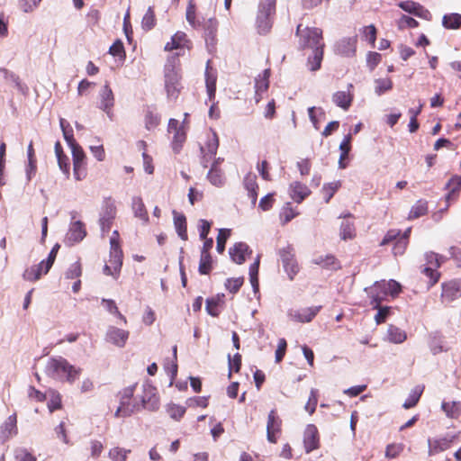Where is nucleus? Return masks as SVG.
I'll return each instance as SVG.
<instances>
[{
  "label": "nucleus",
  "mask_w": 461,
  "mask_h": 461,
  "mask_svg": "<svg viewBox=\"0 0 461 461\" xmlns=\"http://www.w3.org/2000/svg\"><path fill=\"white\" fill-rule=\"evenodd\" d=\"M298 46L302 50H311L312 54L307 58V65L311 71H317L321 67L324 56L325 42L323 32L318 27H303L298 24L295 32Z\"/></svg>",
  "instance_id": "1"
},
{
  "label": "nucleus",
  "mask_w": 461,
  "mask_h": 461,
  "mask_svg": "<svg viewBox=\"0 0 461 461\" xmlns=\"http://www.w3.org/2000/svg\"><path fill=\"white\" fill-rule=\"evenodd\" d=\"M178 54L167 58L164 67L165 87L169 98L176 99L180 93V79Z\"/></svg>",
  "instance_id": "2"
},
{
  "label": "nucleus",
  "mask_w": 461,
  "mask_h": 461,
  "mask_svg": "<svg viewBox=\"0 0 461 461\" xmlns=\"http://www.w3.org/2000/svg\"><path fill=\"white\" fill-rule=\"evenodd\" d=\"M47 371L53 377L65 380L70 384L78 379L81 368L71 365L66 358L61 357L50 358L47 364Z\"/></svg>",
  "instance_id": "3"
},
{
  "label": "nucleus",
  "mask_w": 461,
  "mask_h": 461,
  "mask_svg": "<svg viewBox=\"0 0 461 461\" xmlns=\"http://www.w3.org/2000/svg\"><path fill=\"white\" fill-rule=\"evenodd\" d=\"M135 384L124 388L118 393L120 404L114 413L116 418H126L130 417L136 411L139 410V405L132 403L131 400L135 391Z\"/></svg>",
  "instance_id": "4"
},
{
  "label": "nucleus",
  "mask_w": 461,
  "mask_h": 461,
  "mask_svg": "<svg viewBox=\"0 0 461 461\" xmlns=\"http://www.w3.org/2000/svg\"><path fill=\"white\" fill-rule=\"evenodd\" d=\"M117 209L114 201L111 198H104L99 213V224L103 233H108L116 217Z\"/></svg>",
  "instance_id": "5"
},
{
  "label": "nucleus",
  "mask_w": 461,
  "mask_h": 461,
  "mask_svg": "<svg viewBox=\"0 0 461 461\" xmlns=\"http://www.w3.org/2000/svg\"><path fill=\"white\" fill-rule=\"evenodd\" d=\"M168 133H173L171 147L175 153H179L186 140L187 133L185 122L182 124L176 119L171 118L167 125Z\"/></svg>",
  "instance_id": "6"
},
{
  "label": "nucleus",
  "mask_w": 461,
  "mask_h": 461,
  "mask_svg": "<svg viewBox=\"0 0 461 461\" xmlns=\"http://www.w3.org/2000/svg\"><path fill=\"white\" fill-rule=\"evenodd\" d=\"M461 297V278L445 281L441 284L440 300L442 303L450 304Z\"/></svg>",
  "instance_id": "7"
},
{
  "label": "nucleus",
  "mask_w": 461,
  "mask_h": 461,
  "mask_svg": "<svg viewBox=\"0 0 461 461\" xmlns=\"http://www.w3.org/2000/svg\"><path fill=\"white\" fill-rule=\"evenodd\" d=\"M276 0H262L260 2L258 23L261 32H267L270 28L269 19L276 13Z\"/></svg>",
  "instance_id": "8"
},
{
  "label": "nucleus",
  "mask_w": 461,
  "mask_h": 461,
  "mask_svg": "<svg viewBox=\"0 0 461 461\" xmlns=\"http://www.w3.org/2000/svg\"><path fill=\"white\" fill-rule=\"evenodd\" d=\"M72 151L74 177L80 181L86 176V156L82 147H75Z\"/></svg>",
  "instance_id": "9"
},
{
  "label": "nucleus",
  "mask_w": 461,
  "mask_h": 461,
  "mask_svg": "<svg viewBox=\"0 0 461 461\" xmlns=\"http://www.w3.org/2000/svg\"><path fill=\"white\" fill-rule=\"evenodd\" d=\"M192 49L193 41L189 39L187 34L182 31H177L175 34H173L170 41H167L164 46V50L167 52L177 50H191Z\"/></svg>",
  "instance_id": "10"
},
{
  "label": "nucleus",
  "mask_w": 461,
  "mask_h": 461,
  "mask_svg": "<svg viewBox=\"0 0 461 461\" xmlns=\"http://www.w3.org/2000/svg\"><path fill=\"white\" fill-rule=\"evenodd\" d=\"M456 435H447L441 438H429L428 439V453L429 456L438 455L451 447L452 444L456 441Z\"/></svg>",
  "instance_id": "11"
},
{
  "label": "nucleus",
  "mask_w": 461,
  "mask_h": 461,
  "mask_svg": "<svg viewBox=\"0 0 461 461\" xmlns=\"http://www.w3.org/2000/svg\"><path fill=\"white\" fill-rule=\"evenodd\" d=\"M282 432V420L278 417L276 410L268 413L267 424V438L270 443H276Z\"/></svg>",
  "instance_id": "12"
},
{
  "label": "nucleus",
  "mask_w": 461,
  "mask_h": 461,
  "mask_svg": "<svg viewBox=\"0 0 461 461\" xmlns=\"http://www.w3.org/2000/svg\"><path fill=\"white\" fill-rule=\"evenodd\" d=\"M370 304L373 308L379 307V305L386 300L389 295L385 288V281L375 282L371 287L366 289Z\"/></svg>",
  "instance_id": "13"
},
{
  "label": "nucleus",
  "mask_w": 461,
  "mask_h": 461,
  "mask_svg": "<svg viewBox=\"0 0 461 461\" xmlns=\"http://www.w3.org/2000/svg\"><path fill=\"white\" fill-rule=\"evenodd\" d=\"M114 106V95L109 83L106 82L99 94V108L104 111L110 119H113V108Z\"/></svg>",
  "instance_id": "14"
},
{
  "label": "nucleus",
  "mask_w": 461,
  "mask_h": 461,
  "mask_svg": "<svg viewBox=\"0 0 461 461\" xmlns=\"http://www.w3.org/2000/svg\"><path fill=\"white\" fill-rule=\"evenodd\" d=\"M141 406L149 411H156L158 409L159 396L158 395L156 387L150 384L143 385Z\"/></svg>",
  "instance_id": "15"
},
{
  "label": "nucleus",
  "mask_w": 461,
  "mask_h": 461,
  "mask_svg": "<svg viewBox=\"0 0 461 461\" xmlns=\"http://www.w3.org/2000/svg\"><path fill=\"white\" fill-rule=\"evenodd\" d=\"M398 6L404 12L413 14L426 21H430L432 19V14H430V12L417 2L411 0L402 1L398 4Z\"/></svg>",
  "instance_id": "16"
},
{
  "label": "nucleus",
  "mask_w": 461,
  "mask_h": 461,
  "mask_svg": "<svg viewBox=\"0 0 461 461\" xmlns=\"http://www.w3.org/2000/svg\"><path fill=\"white\" fill-rule=\"evenodd\" d=\"M357 36L345 37L335 45V52L344 57H353L357 52Z\"/></svg>",
  "instance_id": "17"
},
{
  "label": "nucleus",
  "mask_w": 461,
  "mask_h": 461,
  "mask_svg": "<svg viewBox=\"0 0 461 461\" xmlns=\"http://www.w3.org/2000/svg\"><path fill=\"white\" fill-rule=\"evenodd\" d=\"M303 446L306 453L320 447V435L314 424H308L303 436Z\"/></svg>",
  "instance_id": "18"
},
{
  "label": "nucleus",
  "mask_w": 461,
  "mask_h": 461,
  "mask_svg": "<svg viewBox=\"0 0 461 461\" xmlns=\"http://www.w3.org/2000/svg\"><path fill=\"white\" fill-rule=\"evenodd\" d=\"M218 21L216 18H210L204 24V39L210 51L215 50L217 44Z\"/></svg>",
  "instance_id": "19"
},
{
  "label": "nucleus",
  "mask_w": 461,
  "mask_h": 461,
  "mask_svg": "<svg viewBox=\"0 0 461 461\" xmlns=\"http://www.w3.org/2000/svg\"><path fill=\"white\" fill-rule=\"evenodd\" d=\"M445 188L447 191L445 199L447 207H448L451 203L456 202L459 197L461 192V176L456 175L451 176Z\"/></svg>",
  "instance_id": "20"
},
{
  "label": "nucleus",
  "mask_w": 461,
  "mask_h": 461,
  "mask_svg": "<svg viewBox=\"0 0 461 461\" xmlns=\"http://www.w3.org/2000/svg\"><path fill=\"white\" fill-rule=\"evenodd\" d=\"M252 251L249 247L244 242H237L229 249L230 258L236 264H243L246 261L247 256L250 255Z\"/></svg>",
  "instance_id": "21"
},
{
  "label": "nucleus",
  "mask_w": 461,
  "mask_h": 461,
  "mask_svg": "<svg viewBox=\"0 0 461 461\" xmlns=\"http://www.w3.org/2000/svg\"><path fill=\"white\" fill-rule=\"evenodd\" d=\"M129 331L116 327H110L106 333V340L113 345L123 348L129 339Z\"/></svg>",
  "instance_id": "22"
},
{
  "label": "nucleus",
  "mask_w": 461,
  "mask_h": 461,
  "mask_svg": "<svg viewBox=\"0 0 461 461\" xmlns=\"http://www.w3.org/2000/svg\"><path fill=\"white\" fill-rule=\"evenodd\" d=\"M223 158H218L213 160L211 169L207 174V178L215 186H221L224 183V175L220 167V165L222 163Z\"/></svg>",
  "instance_id": "23"
},
{
  "label": "nucleus",
  "mask_w": 461,
  "mask_h": 461,
  "mask_svg": "<svg viewBox=\"0 0 461 461\" xmlns=\"http://www.w3.org/2000/svg\"><path fill=\"white\" fill-rule=\"evenodd\" d=\"M291 198L297 203H301L311 194L310 188L298 181L293 182L289 187Z\"/></svg>",
  "instance_id": "24"
},
{
  "label": "nucleus",
  "mask_w": 461,
  "mask_h": 461,
  "mask_svg": "<svg viewBox=\"0 0 461 461\" xmlns=\"http://www.w3.org/2000/svg\"><path fill=\"white\" fill-rule=\"evenodd\" d=\"M313 263L331 271L341 269L340 261L332 254L320 255L313 259Z\"/></svg>",
  "instance_id": "25"
},
{
  "label": "nucleus",
  "mask_w": 461,
  "mask_h": 461,
  "mask_svg": "<svg viewBox=\"0 0 461 461\" xmlns=\"http://www.w3.org/2000/svg\"><path fill=\"white\" fill-rule=\"evenodd\" d=\"M243 185L248 191V195L251 199L253 205L256 204L258 200V185L257 183V176L253 173H248L243 180Z\"/></svg>",
  "instance_id": "26"
},
{
  "label": "nucleus",
  "mask_w": 461,
  "mask_h": 461,
  "mask_svg": "<svg viewBox=\"0 0 461 461\" xmlns=\"http://www.w3.org/2000/svg\"><path fill=\"white\" fill-rule=\"evenodd\" d=\"M321 306L309 307L290 312L293 320L299 322H310L319 312Z\"/></svg>",
  "instance_id": "27"
},
{
  "label": "nucleus",
  "mask_w": 461,
  "mask_h": 461,
  "mask_svg": "<svg viewBox=\"0 0 461 461\" xmlns=\"http://www.w3.org/2000/svg\"><path fill=\"white\" fill-rule=\"evenodd\" d=\"M441 410L445 412L447 417L454 420H457L461 417V402L459 401H451L446 402L443 401L441 403Z\"/></svg>",
  "instance_id": "28"
},
{
  "label": "nucleus",
  "mask_w": 461,
  "mask_h": 461,
  "mask_svg": "<svg viewBox=\"0 0 461 461\" xmlns=\"http://www.w3.org/2000/svg\"><path fill=\"white\" fill-rule=\"evenodd\" d=\"M219 148V137L216 132H212V135L208 136L204 146L200 148L201 152L206 151V155H209V159H212Z\"/></svg>",
  "instance_id": "29"
},
{
  "label": "nucleus",
  "mask_w": 461,
  "mask_h": 461,
  "mask_svg": "<svg viewBox=\"0 0 461 461\" xmlns=\"http://www.w3.org/2000/svg\"><path fill=\"white\" fill-rule=\"evenodd\" d=\"M411 229L408 228L403 233L400 230V240L397 243H394V246L392 249L393 254L397 256H402L404 254L408 244H409V239L411 235Z\"/></svg>",
  "instance_id": "30"
},
{
  "label": "nucleus",
  "mask_w": 461,
  "mask_h": 461,
  "mask_svg": "<svg viewBox=\"0 0 461 461\" xmlns=\"http://www.w3.org/2000/svg\"><path fill=\"white\" fill-rule=\"evenodd\" d=\"M44 273V263L41 261L38 265H33L31 267L25 269L23 274L24 280L29 282H35L39 280Z\"/></svg>",
  "instance_id": "31"
},
{
  "label": "nucleus",
  "mask_w": 461,
  "mask_h": 461,
  "mask_svg": "<svg viewBox=\"0 0 461 461\" xmlns=\"http://www.w3.org/2000/svg\"><path fill=\"white\" fill-rule=\"evenodd\" d=\"M299 215V212L292 206L291 203H286L280 210L279 220L281 225L285 226L294 218Z\"/></svg>",
  "instance_id": "32"
},
{
  "label": "nucleus",
  "mask_w": 461,
  "mask_h": 461,
  "mask_svg": "<svg viewBox=\"0 0 461 461\" xmlns=\"http://www.w3.org/2000/svg\"><path fill=\"white\" fill-rule=\"evenodd\" d=\"M68 235L71 240L75 242L81 241L86 235L85 224L80 221L73 222L69 229Z\"/></svg>",
  "instance_id": "33"
},
{
  "label": "nucleus",
  "mask_w": 461,
  "mask_h": 461,
  "mask_svg": "<svg viewBox=\"0 0 461 461\" xmlns=\"http://www.w3.org/2000/svg\"><path fill=\"white\" fill-rule=\"evenodd\" d=\"M174 224L176 230L183 240H187L188 234H187V223H186V218L182 213H176L174 217Z\"/></svg>",
  "instance_id": "34"
},
{
  "label": "nucleus",
  "mask_w": 461,
  "mask_h": 461,
  "mask_svg": "<svg viewBox=\"0 0 461 461\" xmlns=\"http://www.w3.org/2000/svg\"><path fill=\"white\" fill-rule=\"evenodd\" d=\"M387 339L390 342L399 344L406 340V332L394 325H389L387 330Z\"/></svg>",
  "instance_id": "35"
},
{
  "label": "nucleus",
  "mask_w": 461,
  "mask_h": 461,
  "mask_svg": "<svg viewBox=\"0 0 461 461\" xmlns=\"http://www.w3.org/2000/svg\"><path fill=\"white\" fill-rule=\"evenodd\" d=\"M269 77L270 70L265 69L262 75H258L256 78L255 88L258 96H260L262 93H265L269 87Z\"/></svg>",
  "instance_id": "36"
},
{
  "label": "nucleus",
  "mask_w": 461,
  "mask_h": 461,
  "mask_svg": "<svg viewBox=\"0 0 461 461\" xmlns=\"http://www.w3.org/2000/svg\"><path fill=\"white\" fill-rule=\"evenodd\" d=\"M144 123L148 131L156 129L160 123L159 114L155 110L149 107L145 112Z\"/></svg>",
  "instance_id": "37"
},
{
  "label": "nucleus",
  "mask_w": 461,
  "mask_h": 461,
  "mask_svg": "<svg viewBox=\"0 0 461 461\" xmlns=\"http://www.w3.org/2000/svg\"><path fill=\"white\" fill-rule=\"evenodd\" d=\"M352 95L346 91H338L333 96V102L340 108L348 110L352 103Z\"/></svg>",
  "instance_id": "38"
},
{
  "label": "nucleus",
  "mask_w": 461,
  "mask_h": 461,
  "mask_svg": "<svg viewBox=\"0 0 461 461\" xmlns=\"http://www.w3.org/2000/svg\"><path fill=\"white\" fill-rule=\"evenodd\" d=\"M428 213V203L423 200H419L417 203L411 207L408 219L414 220L418 219L423 215Z\"/></svg>",
  "instance_id": "39"
},
{
  "label": "nucleus",
  "mask_w": 461,
  "mask_h": 461,
  "mask_svg": "<svg viewBox=\"0 0 461 461\" xmlns=\"http://www.w3.org/2000/svg\"><path fill=\"white\" fill-rule=\"evenodd\" d=\"M442 24L446 29H459L461 27V14L456 13L445 14L442 19Z\"/></svg>",
  "instance_id": "40"
},
{
  "label": "nucleus",
  "mask_w": 461,
  "mask_h": 461,
  "mask_svg": "<svg viewBox=\"0 0 461 461\" xmlns=\"http://www.w3.org/2000/svg\"><path fill=\"white\" fill-rule=\"evenodd\" d=\"M420 272L429 278V287L434 286L440 279L441 274L438 268L432 267L421 266Z\"/></svg>",
  "instance_id": "41"
},
{
  "label": "nucleus",
  "mask_w": 461,
  "mask_h": 461,
  "mask_svg": "<svg viewBox=\"0 0 461 461\" xmlns=\"http://www.w3.org/2000/svg\"><path fill=\"white\" fill-rule=\"evenodd\" d=\"M341 187L340 181H334L331 183H328L323 185L321 188V194L323 195L325 203H329L336 192Z\"/></svg>",
  "instance_id": "42"
},
{
  "label": "nucleus",
  "mask_w": 461,
  "mask_h": 461,
  "mask_svg": "<svg viewBox=\"0 0 461 461\" xmlns=\"http://www.w3.org/2000/svg\"><path fill=\"white\" fill-rule=\"evenodd\" d=\"M156 23L157 20L154 8L149 6L141 20L142 29L145 31H150L155 27Z\"/></svg>",
  "instance_id": "43"
},
{
  "label": "nucleus",
  "mask_w": 461,
  "mask_h": 461,
  "mask_svg": "<svg viewBox=\"0 0 461 461\" xmlns=\"http://www.w3.org/2000/svg\"><path fill=\"white\" fill-rule=\"evenodd\" d=\"M423 393V387H415L411 393L409 394L408 398L405 400L404 403L402 404V407L404 409H411L415 407Z\"/></svg>",
  "instance_id": "44"
},
{
  "label": "nucleus",
  "mask_w": 461,
  "mask_h": 461,
  "mask_svg": "<svg viewBox=\"0 0 461 461\" xmlns=\"http://www.w3.org/2000/svg\"><path fill=\"white\" fill-rule=\"evenodd\" d=\"M340 238L343 240H351L356 236V229L353 222L348 221H342L340 225Z\"/></svg>",
  "instance_id": "45"
},
{
  "label": "nucleus",
  "mask_w": 461,
  "mask_h": 461,
  "mask_svg": "<svg viewBox=\"0 0 461 461\" xmlns=\"http://www.w3.org/2000/svg\"><path fill=\"white\" fill-rule=\"evenodd\" d=\"M212 269L211 254H201L198 271L201 275H209Z\"/></svg>",
  "instance_id": "46"
},
{
  "label": "nucleus",
  "mask_w": 461,
  "mask_h": 461,
  "mask_svg": "<svg viewBox=\"0 0 461 461\" xmlns=\"http://www.w3.org/2000/svg\"><path fill=\"white\" fill-rule=\"evenodd\" d=\"M186 411V408L175 403L167 404V412L175 420H180Z\"/></svg>",
  "instance_id": "47"
},
{
  "label": "nucleus",
  "mask_w": 461,
  "mask_h": 461,
  "mask_svg": "<svg viewBox=\"0 0 461 461\" xmlns=\"http://www.w3.org/2000/svg\"><path fill=\"white\" fill-rule=\"evenodd\" d=\"M185 18L193 28H197L199 26V22L196 20V6L193 0H190L187 5Z\"/></svg>",
  "instance_id": "48"
},
{
  "label": "nucleus",
  "mask_w": 461,
  "mask_h": 461,
  "mask_svg": "<svg viewBox=\"0 0 461 461\" xmlns=\"http://www.w3.org/2000/svg\"><path fill=\"white\" fill-rule=\"evenodd\" d=\"M400 240V230L391 229L389 230L380 242V246H386L392 244L393 247L394 243H397Z\"/></svg>",
  "instance_id": "49"
},
{
  "label": "nucleus",
  "mask_w": 461,
  "mask_h": 461,
  "mask_svg": "<svg viewBox=\"0 0 461 461\" xmlns=\"http://www.w3.org/2000/svg\"><path fill=\"white\" fill-rule=\"evenodd\" d=\"M132 209L136 217H139L144 221L149 220L148 212L141 199L138 198L133 200Z\"/></svg>",
  "instance_id": "50"
},
{
  "label": "nucleus",
  "mask_w": 461,
  "mask_h": 461,
  "mask_svg": "<svg viewBox=\"0 0 461 461\" xmlns=\"http://www.w3.org/2000/svg\"><path fill=\"white\" fill-rule=\"evenodd\" d=\"M230 236V229H220L219 233L217 236V245L216 249L217 251L221 254L223 253L225 249V244L229 237Z\"/></svg>",
  "instance_id": "51"
},
{
  "label": "nucleus",
  "mask_w": 461,
  "mask_h": 461,
  "mask_svg": "<svg viewBox=\"0 0 461 461\" xmlns=\"http://www.w3.org/2000/svg\"><path fill=\"white\" fill-rule=\"evenodd\" d=\"M404 445L402 443H392L387 445L385 448V457L388 459L395 458L403 451Z\"/></svg>",
  "instance_id": "52"
},
{
  "label": "nucleus",
  "mask_w": 461,
  "mask_h": 461,
  "mask_svg": "<svg viewBox=\"0 0 461 461\" xmlns=\"http://www.w3.org/2000/svg\"><path fill=\"white\" fill-rule=\"evenodd\" d=\"M375 93L378 95H383L393 88V81L391 78H378L375 80Z\"/></svg>",
  "instance_id": "53"
},
{
  "label": "nucleus",
  "mask_w": 461,
  "mask_h": 461,
  "mask_svg": "<svg viewBox=\"0 0 461 461\" xmlns=\"http://www.w3.org/2000/svg\"><path fill=\"white\" fill-rule=\"evenodd\" d=\"M129 453H131V450L115 447L109 450L108 455L113 461H126Z\"/></svg>",
  "instance_id": "54"
},
{
  "label": "nucleus",
  "mask_w": 461,
  "mask_h": 461,
  "mask_svg": "<svg viewBox=\"0 0 461 461\" xmlns=\"http://www.w3.org/2000/svg\"><path fill=\"white\" fill-rule=\"evenodd\" d=\"M363 37L368 41L370 45L374 48L376 41L377 30L374 24L364 26L362 28Z\"/></svg>",
  "instance_id": "55"
},
{
  "label": "nucleus",
  "mask_w": 461,
  "mask_h": 461,
  "mask_svg": "<svg viewBox=\"0 0 461 461\" xmlns=\"http://www.w3.org/2000/svg\"><path fill=\"white\" fill-rule=\"evenodd\" d=\"M122 251H110L109 264L113 266L115 272H120L122 266Z\"/></svg>",
  "instance_id": "56"
},
{
  "label": "nucleus",
  "mask_w": 461,
  "mask_h": 461,
  "mask_svg": "<svg viewBox=\"0 0 461 461\" xmlns=\"http://www.w3.org/2000/svg\"><path fill=\"white\" fill-rule=\"evenodd\" d=\"M318 404V390L312 388L310 392L309 399L304 406L306 411L310 415L313 414Z\"/></svg>",
  "instance_id": "57"
},
{
  "label": "nucleus",
  "mask_w": 461,
  "mask_h": 461,
  "mask_svg": "<svg viewBox=\"0 0 461 461\" xmlns=\"http://www.w3.org/2000/svg\"><path fill=\"white\" fill-rule=\"evenodd\" d=\"M206 312L212 317H218L221 313L219 300L216 298H208L206 300Z\"/></svg>",
  "instance_id": "58"
},
{
  "label": "nucleus",
  "mask_w": 461,
  "mask_h": 461,
  "mask_svg": "<svg viewBox=\"0 0 461 461\" xmlns=\"http://www.w3.org/2000/svg\"><path fill=\"white\" fill-rule=\"evenodd\" d=\"M109 53L113 57L119 58L120 59H124L126 55L124 46L122 41H115L110 47Z\"/></svg>",
  "instance_id": "59"
},
{
  "label": "nucleus",
  "mask_w": 461,
  "mask_h": 461,
  "mask_svg": "<svg viewBox=\"0 0 461 461\" xmlns=\"http://www.w3.org/2000/svg\"><path fill=\"white\" fill-rule=\"evenodd\" d=\"M278 254L283 265H289V262L295 258L292 245H287L285 248L281 249Z\"/></svg>",
  "instance_id": "60"
},
{
  "label": "nucleus",
  "mask_w": 461,
  "mask_h": 461,
  "mask_svg": "<svg viewBox=\"0 0 461 461\" xmlns=\"http://www.w3.org/2000/svg\"><path fill=\"white\" fill-rule=\"evenodd\" d=\"M377 310V313L375 316V321L377 325L384 323L386 319L389 317L391 313V307L389 306H381L375 308Z\"/></svg>",
  "instance_id": "61"
},
{
  "label": "nucleus",
  "mask_w": 461,
  "mask_h": 461,
  "mask_svg": "<svg viewBox=\"0 0 461 461\" xmlns=\"http://www.w3.org/2000/svg\"><path fill=\"white\" fill-rule=\"evenodd\" d=\"M243 283V277L229 278L226 280L225 287L230 293L236 294L240 289Z\"/></svg>",
  "instance_id": "62"
},
{
  "label": "nucleus",
  "mask_w": 461,
  "mask_h": 461,
  "mask_svg": "<svg viewBox=\"0 0 461 461\" xmlns=\"http://www.w3.org/2000/svg\"><path fill=\"white\" fill-rule=\"evenodd\" d=\"M82 275V265L79 261L71 264L66 272V277L68 279L78 278Z\"/></svg>",
  "instance_id": "63"
},
{
  "label": "nucleus",
  "mask_w": 461,
  "mask_h": 461,
  "mask_svg": "<svg viewBox=\"0 0 461 461\" xmlns=\"http://www.w3.org/2000/svg\"><path fill=\"white\" fill-rule=\"evenodd\" d=\"M385 288L392 297H396L402 292V285L395 280L385 281Z\"/></svg>",
  "instance_id": "64"
}]
</instances>
